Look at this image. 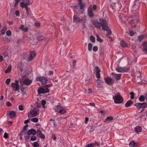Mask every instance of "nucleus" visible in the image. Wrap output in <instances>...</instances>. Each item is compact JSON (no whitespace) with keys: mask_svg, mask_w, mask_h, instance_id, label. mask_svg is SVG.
<instances>
[{"mask_svg":"<svg viewBox=\"0 0 147 147\" xmlns=\"http://www.w3.org/2000/svg\"><path fill=\"white\" fill-rule=\"evenodd\" d=\"M100 22L95 19H92L91 20V22L94 26L96 28L99 29L102 27L107 26V22L102 18L99 19Z\"/></svg>","mask_w":147,"mask_h":147,"instance_id":"obj_1","label":"nucleus"},{"mask_svg":"<svg viewBox=\"0 0 147 147\" xmlns=\"http://www.w3.org/2000/svg\"><path fill=\"white\" fill-rule=\"evenodd\" d=\"M113 98L114 100V102L116 104H120L122 103L123 101L122 97L118 93L115 94L113 96Z\"/></svg>","mask_w":147,"mask_h":147,"instance_id":"obj_2","label":"nucleus"},{"mask_svg":"<svg viewBox=\"0 0 147 147\" xmlns=\"http://www.w3.org/2000/svg\"><path fill=\"white\" fill-rule=\"evenodd\" d=\"M55 110L56 112L62 115L64 114L67 112L66 109L60 105H58L56 106L55 108Z\"/></svg>","mask_w":147,"mask_h":147,"instance_id":"obj_3","label":"nucleus"},{"mask_svg":"<svg viewBox=\"0 0 147 147\" xmlns=\"http://www.w3.org/2000/svg\"><path fill=\"white\" fill-rule=\"evenodd\" d=\"M141 2L140 0H136L134 5L132 8V11L133 12H136L138 10L140 6V3Z\"/></svg>","mask_w":147,"mask_h":147,"instance_id":"obj_4","label":"nucleus"},{"mask_svg":"<svg viewBox=\"0 0 147 147\" xmlns=\"http://www.w3.org/2000/svg\"><path fill=\"white\" fill-rule=\"evenodd\" d=\"M36 80L40 82L42 85L46 84L47 81V78L44 76H38L36 78Z\"/></svg>","mask_w":147,"mask_h":147,"instance_id":"obj_5","label":"nucleus"},{"mask_svg":"<svg viewBox=\"0 0 147 147\" xmlns=\"http://www.w3.org/2000/svg\"><path fill=\"white\" fill-rule=\"evenodd\" d=\"M134 106L139 109H140L145 108L147 107V103L146 102L142 103H136L134 105Z\"/></svg>","mask_w":147,"mask_h":147,"instance_id":"obj_6","label":"nucleus"},{"mask_svg":"<svg viewBox=\"0 0 147 147\" xmlns=\"http://www.w3.org/2000/svg\"><path fill=\"white\" fill-rule=\"evenodd\" d=\"M102 29L104 31H107V34H106V36L111 39V40H112V38L111 37L109 36L111 34L112 32L111 30L109 28V27L108 26L107 23V26L102 27Z\"/></svg>","mask_w":147,"mask_h":147,"instance_id":"obj_7","label":"nucleus"},{"mask_svg":"<svg viewBox=\"0 0 147 147\" xmlns=\"http://www.w3.org/2000/svg\"><path fill=\"white\" fill-rule=\"evenodd\" d=\"M129 70V67H123L117 68L116 70L118 72L121 73H125L127 72Z\"/></svg>","mask_w":147,"mask_h":147,"instance_id":"obj_8","label":"nucleus"},{"mask_svg":"<svg viewBox=\"0 0 147 147\" xmlns=\"http://www.w3.org/2000/svg\"><path fill=\"white\" fill-rule=\"evenodd\" d=\"M11 86L15 91H18L20 89L18 81V80H16L15 83H12L11 84Z\"/></svg>","mask_w":147,"mask_h":147,"instance_id":"obj_9","label":"nucleus"},{"mask_svg":"<svg viewBox=\"0 0 147 147\" xmlns=\"http://www.w3.org/2000/svg\"><path fill=\"white\" fill-rule=\"evenodd\" d=\"M87 12L88 16L90 18H92L94 15L93 12L92 8L91 7H89L88 8Z\"/></svg>","mask_w":147,"mask_h":147,"instance_id":"obj_10","label":"nucleus"},{"mask_svg":"<svg viewBox=\"0 0 147 147\" xmlns=\"http://www.w3.org/2000/svg\"><path fill=\"white\" fill-rule=\"evenodd\" d=\"M29 113L30 114L33 115V116H36L38 115L37 109L35 108H32L30 111Z\"/></svg>","mask_w":147,"mask_h":147,"instance_id":"obj_11","label":"nucleus"},{"mask_svg":"<svg viewBox=\"0 0 147 147\" xmlns=\"http://www.w3.org/2000/svg\"><path fill=\"white\" fill-rule=\"evenodd\" d=\"M138 19H132L130 20V24L131 25L132 28H136V23L138 22Z\"/></svg>","mask_w":147,"mask_h":147,"instance_id":"obj_12","label":"nucleus"},{"mask_svg":"<svg viewBox=\"0 0 147 147\" xmlns=\"http://www.w3.org/2000/svg\"><path fill=\"white\" fill-rule=\"evenodd\" d=\"M7 114L8 115L7 116L9 117L12 118L16 116V112L13 111H10L7 112Z\"/></svg>","mask_w":147,"mask_h":147,"instance_id":"obj_13","label":"nucleus"},{"mask_svg":"<svg viewBox=\"0 0 147 147\" xmlns=\"http://www.w3.org/2000/svg\"><path fill=\"white\" fill-rule=\"evenodd\" d=\"M112 74L114 78L117 80H119L121 79V74H116L114 73H112Z\"/></svg>","mask_w":147,"mask_h":147,"instance_id":"obj_14","label":"nucleus"},{"mask_svg":"<svg viewBox=\"0 0 147 147\" xmlns=\"http://www.w3.org/2000/svg\"><path fill=\"white\" fill-rule=\"evenodd\" d=\"M105 80L106 83L109 84H113L112 79L110 77H108L105 78Z\"/></svg>","mask_w":147,"mask_h":147,"instance_id":"obj_15","label":"nucleus"},{"mask_svg":"<svg viewBox=\"0 0 147 147\" xmlns=\"http://www.w3.org/2000/svg\"><path fill=\"white\" fill-rule=\"evenodd\" d=\"M21 7L28 5H29V0H22V1L20 3Z\"/></svg>","mask_w":147,"mask_h":147,"instance_id":"obj_16","label":"nucleus"},{"mask_svg":"<svg viewBox=\"0 0 147 147\" xmlns=\"http://www.w3.org/2000/svg\"><path fill=\"white\" fill-rule=\"evenodd\" d=\"M80 20V18L76 15H74L73 17V22L76 23H79Z\"/></svg>","mask_w":147,"mask_h":147,"instance_id":"obj_17","label":"nucleus"},{"mask_svg":"<svg viewBox=\"0 0 147 147\" xmlns=\"http://www.w3.org/2000/svg\"><path fill=\"white\" fill-rule=\"evenodd\" d=\"M78 6L80 7V9L82 10L84 7L86 6V4L85 3H82L81 0H78Z\"/></svg>","mask_w":147,"mask_h":147,"instance_id":"obj_18","label":"nucleus"},{"mask_svg":"<svg viewBox=\"0 0 147 147\" xmlns=\"http://www.w3.org/2000/svg\"><path fill=\"white\" fill-rule=\"evenodd\" d=\"M32 82V80L28 79H25L23 81V83L27 86H29Z\"/></svg>","mask_w":147,"mask_h":147,"instance_id":"obj_19","label":"nucleus"},{"mask_svg":"<svg viewBox=\"0 0 147 147\" xmlns=\"http://www.w3.org/2000/svg\"><path fill=\"white\" fill-rule=\"evenodd\" d=\"M36 133V132L35 130L33 129H31L28 130L27 132L28 135H29L32 134L33 135H35Z\"/></svg>","mask_w":147,"mask_h":147,"instance_id":"obj_20","label":"nucleus"},{"mask_svg":"<svg viewBox=\"0 0 147 147\" xmlns=\"http://www.w3.org/2000/svg\"><path fill=\"white\" fill-rule=\"evenodd\" d=\"M37 133L39 137L42 139L45 138L44 135L42 133L41 131L39 129H38L37 131Z\"/></svg>","mask_w":147,"mask_h":147,"instance_id":"obj_21","label":"nucleus"},{"mask_svg":"<svg viewBox=\"0 0 147 147\" xmlns=\"http://www.w3.org/2000/svg\"><path fill=\"white\" fill-rule=\"evenodd\" d=\"M121 46L123 47H127L128 46L127 44L123 40L121 41L120 42Z\"/></svg>","mask_w":147,"mask_h":147,"instance_id":"obj_22","label":"nucleus"},{"mask_svg":"<svg viewBox=\"0 0 147 147\" xmlns=\"http://www.w3.org/2000/svg\"><path fill=\"white\" fill-rule=\"evenodd\" d=\"M144 49L143 51L145 53L147 52V42H145L143 43Z\"/></svg>","mask_w":147,"mask_h":147,"instance_id":"obj_23","label":"nucleus"},{"mask_svg":"<svg viewBox=\"0 0 147 147\" xmlns=\"http://www.w3.org/2000/svg\"><path fill=\"white\" fill-rule=\"evenodd\" d=\"M142 130L141 127L140 126H137L135 129V131L137 133L141 132Z\"/></svg>","mask_w":147,"mask_h":147,"instance_id":"obj_24","label":"nucleus"},{"mask_svg":"<svg viewBox=\"0 0 147 147\" xmlns=\"http://www.w3.org/2000/svg\"><path fill=\"white\" fill-rule=\"evenodd\" d=\"M97 84L98 85V87L99 88H102L103 87L102 84V82L99 79H97L96 80Z\"/></svg>","mask_w":147,"mask_h":147,"instance_id":"obj_25","label":"nucleus"},{"mask_svg":"<svg viewBox=\"0 0 147 147\" xmlns=\"http://www.w3.org/2000/svg\"><path fill=\"white\" fill-rule=\"evenodd\" d=\"M44 90L43 88H40L38 90L37 92L39 94H45Z\"/></svg>","mask_w":147,"mask_h":147,"instance_id":"obj_26","label":"nucleus"},{"mask_svg":"<svg viewBox=\"0 0 147 147\" xmlns=\"http://www.w3.org/2000/svg\"><path fill=\"white\" fill-rule=\"evenodd\" d=\"M38 40L40 41L43 40L45 39L46 37L40 35L38 36Z\"/></svg>","mask_w":147,"mask_h":147,"instance_id":"obj_27","label":"nucleus"},{"mask_svg":"<svg viewBox=\"0 0 147 147\" xmlns=\"http://www.w3.org/2000/svg\"><path fill=\"white\" fill-rule=\"evenodd\" d=\"M133 104V102L131 100H129L127 102L125 105V107L126 108L128 107L131 104Z\"/></svg>","mask_w":147,"mask_h":147,"instance_id":"obj_28","label":"nucleus"},{"mask_svg":"<svg viewBox=\"0 0 147 147\" xmlns=\"http://www.w3.org/2000/svg\"><path fill=\"white\" fill-rule=\"evenodd\" d=\"M119 17V18L120 20H121V22L123 23H124L125 22V21L123 19L125 18L124 17H123V15L122 14H120L118 15Z\"/></svg>","mask_w":147,"mask_h":147,"instance_id":"obj_29","label":"nucleus"},{"mask_svg":"<svg viewBox=\"0 0 147 147\" xmlns=\"http://www.w3.org/2000/svg\"><path fill=\"white\" fill-rule=\"evenodd\" d=\"M129 146L131 147H136L137 146V144L134 142L132 141L129 144Z\"/></svg>","mask_w":147,"mask_h":147,"instance_id":"obj_30","label":"nucleus"},{"mask_svg":"<svg viewBox=\"0 0 147 147\" xmlns=\"http://www.w3.org/2000/svg\"><path fill=\"white\" fill-rule=\"evenodd\" d=\"M139 100L141 102H144L145 100V97L143 95H141L139 98Z\"/></svg>","mask_w":147,"mask_h":147,"instance_id":"obj_31","label":"nucleus"},{"mask_svg":"<svg viewBox=\"0 0 147 147\" xmlns=\"http://www.w3.org/2000/svg\"><path fill=\"white\" fill-rule=\"evenodd\" d=\"M11 70V66H9L7 69L5 71V73H7L9 72Z\"/></svg>","mask_w":147,"mask_h":147,"instance_id":"obj_32","label":"nucleus"},{"mask_svg":"<svg viewBox=\"0 0 147 147\" xmlns=\"http://www.w3.org/2000/svg\"><path fill=\"white\" fill-rule=\"evenodd\" d=\"M86 18L80 19V23H81L82 25H84L86 22Z\"/></svg>","mask_w":147,"mask_h":147,"instance_id":"obj_33","label":"nucleus"},{"mask_svg":"<svg viewBox=\"0 0 147 147\" xmlns=\"http://www.w3.org/2000/svg\"><path fill=\"white\" fill-rule=\"evenodd\" d=\"M92 45L91 43H89L88 44V49L89 51H91L92 49Z\"/></svg>","mask_w":147,"mask_h":147,"instance_id":"obj_34","label":"nucleus"},{"mask_svg":"<svg viewBox=\"0 0 147 147\" xmlns=\"http://www.w3.org/2000/svg\"><path fill=\"white\" fill-rule=\"evenodd\" d=\"M96 37L97 38V40L100 42H103V40L101 38L99 35L98 34L96 35Z\"/></svg>","mask_w":147,"mask_h":147,"instance_id":"obj_35","label":"nucleus"},{"mask_svg":"<svg viewBox=\"0 0 147 147\" xmlns=\"http://www.w3.org/2000/svg\"><path fill=\"white\" fill-rule=\"evenodd\" d=\"M7 28L6 26H4L3 27L1 31V33L3 34L5 33V31L6 30Z\"/></svg>","mask_w":147,"mask_h":147,"instance_id":"obj_36","label":"nucleus"},{"mask_svg":"<svg viewBox=\"0 0 147 147\" xmlns=\"http://www.w3.org/2000/svg\"><path fill=\"white\" fill-rule=\"evenodd\" d=\"M43 88L44 90V92H45V93H48V92H49V90L48 88L45 87V86L43 87Z\"/></svg>","mask_w":147,"mask_h":147,"instance_id":"obj_37","label":"nucleus"},{"mask_svg":"<svg viewBox=\"0 0 147 147\" xmlns=\"http://www.w3.org/2000/svg\"><path fill=\"white\" fill-rule=\"evenodd\" d=\"M90 40L93 42H95V39L93 36H90Z\"/></svg>","mask_w":147,"mask_h":147,"instance_id":"obj_38","label":"nucleus"},{"mask_svg":"<svg viewBox=\"0 0 147 147\" xmlns=\"http://www.w3.org/2000/svg\"><path fill=\"white\" fill-rule=\"evenodd\" d=\"M30 55L33 58H34V57L36 56V53L34 51H32L30 52Z\"/></svg>","mask_w":147,"mask_h":147,"instance_id":"obj_39","label":"nucleus"},{"mask_svg":"<svg viewBox=\"0 0 147 147\" xmlns=\"http://www.w3.org/2000/svg\"><path fill=\"white\" fill-rule=\"evenodd\" d=\"M32 146L34 147H38L39 144L37 142H35L33 143Z\"/></svg>","mask_w":147,"mask_h":147,"instance_id":"obj_40","label":"nucleus"},{"mask_svg":"<svg viewBox=\"0 0 147 147\" xmlns=\"http://www.w3.org/2000/svg\"><path fill=\"white\" fill-rule=\"evenodd\" d=\"M31 121L34 122H37L38 121V119L36 117L34 118L31 119Z\"/></svg>","mask_w":147,"mask_h":147,"instance_id":"obj_41","label":"nucleus"},{"mask_svg":"<svg viewBox=\"0 0 147 147\" xmlns=\"http://www.w3.org/2000/svg\"><path fill=\"white\" fill-rule=\"evenodd\" d=\"M107 121H108V122L110 121L113 119V117L112 116L108 117H107Z\"/></svg>","mask_w":147,"mask_h":147,"instance_id":"obj_42","label":"nucleus"},{"mask_svg":"<svg viewBox=\"0 0 147 147\" xmlns=\"http://www.w3.org/2000/svg\"><path fill=\"white\" fill-rule=\"evenodd\" d=\"M129 94L131 96L130 98L131 99H133L134 98V93L133 92H130Z\"/></svg>","mask_w":147,"mask_h":147,"instance_id":"obj_43","label":"nucleus"},{"mask_svg":"<svg viewBox=\"0 0 147 147\" xmlns=\"http://www.w3.org/2000/svg\"><path fill=\"white\" fill-rule=\"evenodd\" d=\"M94 146V143H92L90 144H88L86 145L85 147H93Z\"/></svg>","mask_w":147,"mask_h":147,"instance_id":"obj_44","label":"nucleus"},{"mask_svg":"<svg viewBox=\"0 0 147 147\" xmlns=\"http://www.w3.org/2000/svg\"><path fill=\"white\" fill-rule=\"evenodd\" d=\"M129 36H132L134 35V32L132 30H129Z\"/></svg>","mask_w":147,"mask_h":147,"instance_id":"obj_45","label":"nucleus"},{"mask_svg":"<svg viewBox=\"0 0 147 147\" xmlns=\"http://www.w3.org/2000/svg\"><path fill=\"white\" fill-rule=\"evenodd\" d=\"M10 81H11V80L10 79L8 78L6 80L5 82V83L7 85H8L9 84Z\"/></svg>","mask_w":147,"mask_h":147,"instance_id":"obj_46","label":"nucleus"},{"mask_svg":"<svg viewBox=\"0 0 147 147\" xmlns=\"http://www.w3.org/2000/svg\"><path fill=\"white\" fill-rule=\"evenodd\" d=\"M98 47L97 46H94L93 48V51L96 52L98 51Z\"/></svg>","mask_w":147,"mask_h":147,"instance_id":"obj_47","label":"nucleus"},{"mask_svg":"<svg viewBox=\"0 0 147 147\" xmlns=\"http://www.w3.org/2000/svg\"><path fill=\"white\" fill-rule=\"evenodd\" d=\"M41 104L43 106V107H44V106L46 104V101L44 100H42Z\"/></svg>","mask_w":147,"mask_h":147,"instance_id":"obj_48","label":"nucleus"},{"mask_svg":"<svg viewBox=\"0 0 147 147\" xmlns=\"http://www.w3.org/2000/svg\"><path fill=\"white\" fill-rule=\"evenodd\" d=\"M95 70H96L95 73L100 72V69L99 68L98 66H96L95 67Z\"/></svg>","mask_w":147,"mask_h":147,"instance_id":"obj_49","label":"nucleus"},{"mask_svg":"<svg viewBox=\"0 0 147 147\" xmlns=\"http://www.w3.org/2000/svg\"><path fill=\"white\" fill-rule=\"evenodd\" d=\"M15 1V3L14 4V6L15 7H16L17 5L20 2L21 0H14Z\"/></svg>","mask_w":147,"mask_h":147,"instance_id":"obj_50","label":"nucleus"},{"mask_svg":"<svg viewBox=\"0 0 147 147\" xmlns=\"http://www.w3.org/2000/svg\"><path fill=\"white\" fill-rule=\"evenodd\" d=\"M143 38V36L142 35H140L138 37L139 40L141 41Z\"/></svg>","mask_w":147,"mask_h":147,"instance_id":"obj_51","label":"nucleus"},{"mask_svg":"<svg viewBox=\"0 0 147 147\" xmlns=\"http://www.w3.org/2000/svg\"><path fill=\"white\" fill-rule=\"evenodd\" d=\"M18 108L21 111H23L24 109V107L22 105H19Z\"/></svg>","mask_w":147,"mask_h":147,"instance_id":"obj_52","label":"nucleus"},{"mask_svg":"<svg viewBox=\"0 0 147 147\" xmlns=\"http://www.w3.org/2000/svg\"><path fill=\"white\" fill-rule=\"evenodd\" d=\"M94 146L95 145V146H100V143L97 141H96L94 143Z\"/></svg>","mask_w":147,"mask_h":147,"instance_id":"obj_53","label":"nucleus"},{"mask_svg":"<svg viewBox=\"0 0 147 147\" xmlns=\"http://www.w3.org/2000/svg\"><path fill=\"white\" fill-rule=\"evenodd\" d=\"M77 7V6L76 5H75L72 7V8L74 12L76 11Z\"/></svg>","mask_w":147,"mask_h":147,"instance_id":"obj_54","label":"nucleus"},{"mask_svg":"<svg viewBox=\"0 0 147 147\" xmlns=\"http://www.w3.org/2000/svg\"><path fill=\"white\" fill-rule=\"evenodd\" d=\"M6 34L8 36H10L11 34V32L10 30H8L6 32Z\"/></svg>","mask_w":147,"mask_h":147,"instance_id":"obj_55","label":"nucleus"},{"mask_svg":"<svg viewBox=\"0 0 147 147\" xmlns=\"http://www.w3.org/2000/svg\"><path fill=\"white\" fill-rule=\"evenodd\" d=\"M8 136L9 135L8 134L5 132L3 136L4 138L5 139H7L8 138Z\"/></svg>","mask_w":147,"mask_h":147,"instance_id":"obj_56","label":"nucleus"},{"mask_svg":"<svg viewBox=\"0 0 147 147\" xmlns=\"http://www.w3.org/2000/svg\"><path fill=\"white\" fill-rule=\"evenodd\" d=\"M96 77L98 78H100V72L96 73Z\"/></svg>","mask_w":147,"mask_h":147,"instance_id":"obj_57","label":"nucleus"},{"mask_svg":"<svg viewBox=\"0 0 147 147\" xmlns=\"http://www.w3.org/2000/svg\"><path fill=\"white\" fill-rule=\"evenodd\" d=\"M33 58H34L30 55V56H29L28 58V60L29 61H31Z\"/></svg>","mask_w":147,"mask_h":147,"instance_id":"obj_58","label":"nucleus"},{"mask_svg":"<svg viewBox=\"0 0 147 147\" xmlns=\"http://www.w3.org/2000/svg\"><path fill=\"white\" fill-rule=\"evenodd\" d=\"M36 140V137L35 136H32L31 138V140L32 141H34Z\"/></svg>","mask_w":147,"mask_h":147,"instance_id":"obj_59","label":"nucleus"},{"mask_svg":"<svg viewBox=\"0 0 147 147\" xmlns=\"http://www.w3.org/2000/svg\"><path fill=\"white\" fill-rule=\"evenodd\" d=\"M95 105V104L94 102H90L88 105H90L91 106H94Z\"/></svg>","mask_w":147,"mask_h":147,"instance_id":"obj_60","label":"nucleus"},{"mask_svg":"<svg viewBox=\"0 0 147 147\" xmlns=\"http://www.w3.org/2000/svg\"><path fill=\"white\" fill-rule=\"evenodd\" d=\"M15 15L17 16H18L20 15V12L18 10H17L15 12Z\"/></svg>","mask_w":147,"mask_h":147,"instance_id":"obj_61","label":"nucleus"},{"mask_svg":"<svg viewBox=\"0 0 147 147\" xmlns=\"http://www.w3.org/2000/svg\"><path fill=\"white\" fill-rule=\"evenodd\" d=\"M24 26L23 25H21L19 28V29L20 30H23L24 28Z\"/></svg>","mask_w":147,"mask_h":147,"instance_id":"obj_62","label":"nucleus"},{"mask_svg":"<svg viewBox=\"0 0 147 147\" xmlns=\"http://www.w3.org/2000/svg\"><path fill=\"white\" fill-rule=\"evenodd\" d=\"M28 5H26V6H24L22 7V8H25V9H26V10L28 12Z\"/></svg>","mask_w":147,"mask_h":147,"instance_id":"obj_63","label":"nucleus"},{"mask_svg":"<svg viewBox=\"0 0 147 147\" xmlns=\"http://www.w3.org/2000/svg\"><path fill=\"white\" fill-rule=\"evenodd\" d=\"M97 8V7L96 5H94L93 6L92 9L94 11H95L96 10Z\"/></svg>","mask_w":147,"mask_h":147,"instance_id":"obj_64","label":"nucleus"}]
</instances>
